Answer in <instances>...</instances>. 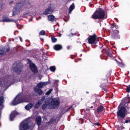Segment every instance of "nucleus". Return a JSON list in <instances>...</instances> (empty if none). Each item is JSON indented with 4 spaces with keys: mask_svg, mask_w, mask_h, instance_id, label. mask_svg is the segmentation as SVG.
Segmentation results:
<instances>
[{
    "mask_svg": "<svg viewBox=\"0 0 130 130\" xmlns=\"http://www.w3.org/2000/svg\"><path fill=\"white\" fill-rule=\"evenodd\" d=\"M50 70L52 72H54L56 70V68L55 66H52L50 67Z\"/></svg>",
    "mask_w": 130,
    "mask_h": 130,
    "instance_id": "bb28decb",
    "label": "nucleus"
},
{
    "mask_svg": "<svg viewBox=\"0 0 130 130\" xmlns=\"http://www.w3.org/2000/svg\"><path fill=\"white\" fill-rule=\"evenodd\" d=\"M55 19V17L53 15H50L48 17V19L50 21H53Z\"/></svg>",
    "mask_w": 130,
    "mask_h": 130,
    "instance_id": "4be33fe9",
    "label": "nucleus"
},
{
    "mask_svg": "<svg viewBox=\"0 0 130 130\" xmlns=\"http://www.w3.org/2000/svg\"><path fill=\"white\" fill-rule=\"evenodd\" d=\"M87 39L88 43L91 44H96L98 41L96 36L95 35L90 36Z\"/></svg>",
    "mask_w": 130,
    "mask_h": 130,
    "instance_id": "1a4fd4ad",
    "label": "nucleus"
},
{
    "mask_svg": "<svg viewBox=\"0 0 130 130\" xmlns=\"http://www.w3.org/2000/svg\"><path fill=\"white\" fill-rule=\"evenodd\" d=\"M53 90V89H50L45 94L46 95H48L50 94Z\"/></svg>",
    "mask_w": 130,
    "mask_h": 130,
    "instance_id": "cd10ccee",
    "label": "nucleus"
},
{
    "mask_svg": "<svg viewBox=\"0 0 130 130\" xmlns=\"http://www.w3.org/2000/svg\"><path fill=\"white\" fill-rule=\"evenodd\" d=\"M15 64H15V63H14V65H13V67H14V66H15Z\"/></svg>",
    "mask_w": 130,
    "mask_h": 130,
    "instance_id": "79ce46f5",
    "label": "nucleus"
},
{
    "mask_svg": "<svg viewBox=\"0 0 130 130\" xmlns=\"http://www.w3.org/2000/svg\"><path fill=\"white\" fill-rule=\"evenodd\" d=\"M31 4L27 1L24 0H21L17 3L13 10V15L19 13L22 8L29 9L32 7Z\"/></svg>",
    "mask_w": 130,
    "mask_h": 130,
    "instance_id": "f257e3e1",
    "label": "nucleus"
},
{
    "mask_svg": "<svg viewBox=\"0 0 130 130\" xmlns=\"http://www.w3.org/2000/svg\"><path fill=\"white\" fill-rule=\"evenodd\" d=\"M54 48L55 50L58 51L61 49L62 48V46L60 45L57 44L55 45L54 46Z\"/></svg>",
    "mask_w": 130,
    "mask_h": 130,
    "instance_id": "a211bd4d",
    "label": "nucleus"
},
{
    "mask_svg": "<svg viewBox=\"0 0 130 130\" xmlns=\"http://www.w3.org/2000/svg\"><path fill=\"white\" fill-rule=\"evenodd\" d=\"M93 126H94L95 125H97V126H99L100 125V124L99 122H97L96 123H93Z\"/></svg>",
    "mask_w": 130,
    "mask_h": 130,
    "instance_id": "2f4dec72",
    "label": "nucleus"
},
{
    "mask_svg": "<svg viewBox=\"0 0 130 130\" xmlns=\"http://www.w3.org/2000/svg\"><path fill=\"white\" fill-rule=\"evenodd\" d=\"M129 73V72H128V74Z\"/></svg>",
    "mask_w": 130,
    "mask_h": 130,
    "instance_id": "49530a36",
    "label": "nucleus"
},
{
    "mask_svg": "<svg viewBox=\"0 0 130 130\" xmlns=\"http://www.w3.org/2000/svg\"><path fill=\"white\" fill-rule=\"evenodd\" d=\"M75 5L74 3L71 5L69 7V13L70 14L74 8Z\"/></svg>",
    "mask_w": 130,
    "mask_h": 130,
    "instance_id": "6ab92c4d",
    "label": "nucleus"
},
{
    "mask_svg": "<svg viewBox=\"0 0 130 130\" xmlns=\"http://www.w3.org/2000/svg\"><path fill=\"white\" fill-rule=\"evenodd\" d=\"M75 34H73L72 35H75Z\"/></svg>",
    "mask_w": 130,
    "mask_h": 130,
    "instance_id": "ea45409f",
    "label": "nucleus"
},
{
    "mask_svg": "<svg viewBox=\"0 0 130 130\" xmlns=\"http://www.w3.org/2000/svg\"><path fill=\"white\" fill-rule=\"evenodd\" d=\"M9 50V48H2V47L0 48V55H2L5 54L7 52H8Z\"/></svg>",
    "mask_w": 130,
    "mask_h": 130,
    "instance_id": "dca6fc26",
    "label": "nucleus"
},
{
    "mask_svg": "<svg viewBox=\"0 0 130 130\" xmlns=\"http://www.w3.org/2000/svg\"><path fill=\"white\" fill-rule=\"evenodd\" d=\"M29 122L28 120H24L20 124V130H31V126L29 125Z\"/></svg>",
    "mask_w": 130,
    "mask_h": 130,
    "instance_id": "0eeeda50",
    "label": "nucleus"
},
{
    "mask_svg": "<svg viewBox=\"0 0 130 130\" xmlns=\"http://www.w3.org/2000/svg\"><path fill=\"white\" fill-rule=\"evenodd\" d=\"M86 110H88V109H86Z\"/></svg>",
    "mask_w": 130,
    "mask_h": 130,
    "instance_id": "a18cd8bd",
    "label": "nucleus"
},
{
    "mask_svg": "<svg viewBox=\"0 0 130 130\" xmlns=\"http://www.w3.org/2000/svg\"><path fill=\"white\" fill-rule=\"evenodd\" d=\"M105 13L104 10L101 8L97 9L92 16V17L95 19H102L103 18Z\"/></svg>",
    "mask_w": 130,
    "mask_h": 130,
    "instance_id": "39448f33",
    "label": "nucleus"
},
{
    "mask_svg": "<svg viewBox=\"0 0 130 130\" xmlns=\"http://www.w3.org/2000/svg\"><path fill=\"white\" fill-rule=\"evenodd\" d=\"M40 39L42 41H43V38H41Z\"/></svg>",
    "mask_w": 130,
    "mask_h": 130,
    "instance_id": "58836bf2",
    "label": "nucleus"
},
{
    "mask_svg": "<svg viewBox=\"0 0 130 130\" xmlns=\"http://www.w3.org/2000/svg\"><path fill=\"white\" fill-rule=\"evenodd\" d=\"M3 21L6 22H13L14 21V20L12 19H10L6 17L4 18Z\"/></svg>",
    "mask_w": 130,
    "mask_h": 130,
    "instance_id": "aec40b11",
    "label": "nucleus"
},
{
    "mask_svg": "<svg viewBox=\"0 0 130 130\" xmlns=\"http://www.w3.org/2000/svg\"><path fill=\"white\" fill-rule=\"evenodd\" d=\"M19 38H20V41L21 42H22V39L21 37H19Z\"/></svg>",
    "mask_w": 130,
    "mask_h": 130,
    "instance_id": "f704fd0d",
    "label": "nucleus"
},
{
    "mask_svg": "<svg viewBox=\"0 0 130 130\" xmlns=\"http://www.w3.org/2000/svg\"><path fill=\"white\" fill-rule=\"evenodd\" d=\"M13 2V1H11L9 2V3L10 4H11Z\"/></svg>",
    "mask_w": 130,
    "mask_h": 130,
    "instance_id": "4c0bfd02",
    "label": "nucleus"
},
{
    "mask_svg": "<svg viewBox=\"0 0 130 130\" xmlns=\"http://www.w3.org/2000/svg\"><path fill=\"white\" fill-rule=\"evenodd\" d=\"M103 107L102 106H101L98 107L97 109V111L98 112H100L103 110Z\"/></svg>",
    "mask_w": 130,
    "mask_h": 130,
    "instance_id": "b1692460",
    "label": "nucleus"
},
{
    "mask_svg": "<svg viewBox=\"0 0 130 130\" xmlns=\"http://www.w3.org/2000/svg\"><path fill=\"white\" fill-rule=\"evenodd\" d=\"M49 84V83L48 82H40L37 84V86L38 88L37 87H35L34 88L35 91L39 95H41L43 93V91L41 90L39 88H43V87L46 86Z\"/></svg>",
    "mask_w": 130,
    "mask_h": 130,
    "instance_id": "423d86ee",
    "label": "nucleus"
},
{
    "mask_svg": "<svg viewBox=\"0 0 130 130\" xmlns=\"http://www.w3.org/2000/svg\"><path fill=\"white\" fill-rule=\"evenodd\" d=\"M115 19H116L117 20V22H118V20L117 18H115Z\"/></svg>",
    "mask_w": 130,
    "mask_h": 130,
    "instance_id": "a19ab883",
    "label": "nucleus"
},
{
    "mask_svg": "<svg viewBox=\"0 0 130 130\" xmlns=\"http://www.w3.org/2000/svg\"><path fill=\"white\" fill-rule=\"evenodd\" d=\"M18 113L15 111H13L11 112L9 117L10 120L11 121H13L15 116Z\"/></svg>",
    "mask_w": 130,
    "mask_h": 130,
    "instance_id": "2eb2a0df",
    "label": "nucleus"
},
{
    "mask_svg": "<svg viewBox=\"0 0 130 130\" xmlns=\"http://www.w3.org/2000/svg\"><path fill=\"white\" fill-rule=\"evenodd\" d=\"M128 122H130V120H126L125 121V122L126 123H127Z\"/></svg>",
    "mask_w": 130,
    "mask_h": 130,
    "instance_id": "473e14b6",
    "label": "nucleus"
},
{
    "mask_svg": "<svg viewBox=\"0 0 130 130\" xmlns=\"http://www.w3.org/2000/svg\"><path fill=\"white\" fill-rule=\"evenodd\" d=\"M45 32L44 31L42 30L40 31V32L39 33V34L40 35H43L45 34Z\"/></svg>",
    "mask_w": 130,
    "mask_h": 130,
    "instance_id": "7c9ffc66",
    "label": "nucleus"
},
{
    "mask_svg": "<svg viewBox=\"0 0 130 130\" xmlns=\"http://www.w3.org/2000/svg\"><path fill=\"white\" fill-rule=\"evenodd\" d=\"M51 39L52 42L53 43L56 42L57 40V39L54 37L52 38Z\"/></svg>",
    "mask_w": 130,
    "mask_h": 130,
    "instance_id": "c756f323",
    "label": "nucleus"
},
{
    "mask_svg": "<svg viewBox=\"0 0 130 130\" xmlns=\"http://www.w3.org/2000/svg\"><path fill=\"white\" fill-rule=\"evenodd\" d=\"M117 113L118 117L123 118L125 117V108L122 107L120 108L119 109Z\"/></svg>",
    "mask_w": 130,
    "mask_h": 130,
    "instance_id": "6e6552de",
    "label": "nucleus"
},
{
    "mask_svg": "<svg viewBox=\"0 0 130 130\" xmlns=\"http://www.w3.org/2000/svg\"><path fill=\"white\" fill-rule=\"evenodd\" d=\"M111 27L112 29L111 30L112 32L113 36L114 37L116 36H117L119 33V32L116 29L117 28L116 26L115 27L113 26H112Z\"/></svg>",
    "mask_w": 130,
    "mask_h": 130,
    "instance_id": "9b49d317",
    "label": "nucleus"
},
{
    "mask_svg": "<svg viewBox=\"0 0 130 130\" xmlns=\"http://www.w3.org/2000/svg\"><path fill=\"white\" fill-rule=\"evenodd\" d=\"M129 100V101H128V103H129L130 102V98H129V96L128 95V97L127 98Z\"/></svg>",
    "mask_w": 130,
    "mask_h": 130,
    "instance_id": "e433bc0d",
    "label": "nucleus"
},
{
    "mask_svg": "<svg viewBox=\"0 0 130 130\" xmlns=\"http://www.w3.org/2000/svg\"><path fill=\"white\" fill-rule=\"evenodd\" d=\"M28 95H24L21 94H18L11 103V104L15 105L23 102H28L29 98Z\"/></svg>",
    "mask_w": 130,
    "mask_h": 130,
    "instance_id": "7ed1b4c3",
    "label": "nucleus"
},
{
    "mask_svg": "<svg viewBox=\"0 0 130 130\" xmlns=\"http://www.w3.org/2000/svg\"><path fill=\"white\" fill-rule=\"evenodd\" d=\"M91 107V108H92L93 107V106H91V107Z\"/></svg>",
    "mask_w": 130,
    "mask_h": 130,
    "instance_id": "c03bdc74",
    "label": "nucleus"
},
{
    "mask_svg": "<svg viewBox=\"0 0 130 130\" xmlns=\"http://www.w3.org/2000/svg\"><path fill=\"white\" fill-rule=\"evenodd\" d=\"M45 99V96L43 97L34 106L35 108H37L39 107L41 104L42 102Z\"/></svg>",
    "mask_w": 130,
    "mask_h": 130,
    "instance_id": "4468645a",
    "label": "nucleus"
},
{
    "mask_svg": "<svg viewBox=\"0 0 130 130\" xmlns=\"http://www.w3.org/2000/svg\"><path fill=\"white\" fill-rule=\"evenodd\" d=\"M116 61L117 62L118 64V65L119 66L121 67H122L124 66V64L120 62H119L118 61V60H116Z\"/></svg>",
    "mask_w": 130,
    "mask_h": 130,
    "instance_id": "393cba45",
    "label": "nucleus"
},
{
    "mask_svg": "<svg viewBox=\"0 0 130 130\" xmlns=\"http://www.w3.org/2000/svg\"><path fill=\"white\" fill-rule=\"evenodd\" d=\"M29 66L30 69L34 73H35L37 72V67L34 64L31 63L30 64Z\"/></svg>",
    "mask_w": 130,
    "mask_h": 130,
    "instance_id": "ddd939ff",
    "label": "nucleus"
},
{
    "mask_svg": "<svg viewBox=\"0 0 130 130\" xmlns=\"http://www.w3.org/2000/svg\"><path fill=\"white\" fill-rule=\"evenodd\" d=\"M55 9V7L54 5H50V6L45 10L43 13L46 15L51 14L54 11Z\"/></svg>",
    "mask_w": 130,
    "mask_h": 130,
    "instance_id": "9d476101",
    "label": "nucleus"
},
{
    "mask_svg": "<svg viewBox=\"0 0 130 130\" xmlns=\"http://www.w3.org/2000/svg\"><path fill=\"white\" fill-rule=\"evenodd\" d=\"M78 59H79L80 60H81V59L80 58H78Z\"/></svg>",
    "mask_w": 130,
    "mask_h": 130,
    "instance_id": "37998d69",
    "label": "nucleus"
},
{
    "mask_svg": "<svg viewBox=\"0 0 130 130\" xmlns=\"http://www.w3.org/2000/svg\"><path fill=\"white\" fill-rule=\"evenodd\" d=\"M67 48L68 50H69L70 48V47L69 46H67Z\"/></svg>",
    "mask_w": 130,
    "mask_h": 130,
    "instance_id": "72a5a7b5",
    "label": "nucleus"
},
{
    "mask_svg": "<svg viewBox=\"0 0 130 130\" xmlns=\"http://www.w3.org/2000/svg\"><path fill=\"white\" fill-rule=\"evenodd\" d=\"M11 83L9 79L4 77L0 78V92H4L10 86Z\"/></svg>",
    "mask_w": 130,
    "mask_h": 130,
    "instance_id": "20e7f679",
    "label": "nucleus"
},
{
    "mask_svg": "<svg viewBox=\"0 0 130 130\" xmlns=\"http://www.w3.org/2000/svg\"><path fill=\"white\" fill-rule=\"evenodd\" d=\"M21 65L20 64H18L17 66L13 69L18 74H20L21 71L22 69L21 67Z\"/></svg>",
    "mask_w": 130,
    "mask_h": 130,
    "instance_id": "f8f14e48",
    "label": "nucleus"
},
{
    "mask_svg": "<svg viewBox=\"0 0 130 130\" xmlns=\"http://www.w3.org/2000/svg\"><path fill=\"white\" fill-rule=\"evenodd\" d=\"M36 122L38 126L41 125V118L40 117H37L36 118Z\"/></svg>",
    "mask_w": 130,
    "mask_h": 130,
    "instance_id": "f3484780",
    "label": "nucleus"
},
{
    "mask_svg": "<svg viewBox=\"0 0 130 130\" xmlns=\"http://www.w3.org/2000/svg\"><path fill=\"white\" fill-rule=\"evenodd\" d=\"M33 14V12L31 11H28L24 14V15L31 16Z\"/></svg>",
    "mask_w": 130,
    "mask_h": 130,
    "instance_id": "5701e85b",
    "label": "nucleus"
},
{
    "mask_svg": "<svg viewBox=\"0 0 130 130\" xmlns=\"http://www.w3.org/2000/svg\"><path fill=\"white\" fill-rule=\"evenodd\" d=\"M45 102V104L42 106L43 109H44L46 107L51 109L55 108L58 107L60 104L58 99L56 98H47Z\"/></svg>",
    "mask_w": 130,
    "mask_h": 130,
    "instance_id": "f03ea898",
    "label": "nucleus"
},
{
    "mask_svg": "<svg viewBox=\"0 0 130 130\" xmlns=\"http://www.w3.org/2000/svg\"><path fill=\"white\" fill-rule=\"evenodd\" d=\"M59 82V81L58 80H56L55 81V83H58Z\"/></svg>",
    "mask_w": 130,
    "mask_h": 130,
    "instance_id": "c9c22d12",
    "label": "nucleus"
},
{
    "mask_svg": "<svg viewBox=\"0 0 130 130\" xmlns=\"http://www.w3.org/2000/svg\"><path fill=\"white\" fill-rule=\"evenodd\" d=\"M4 101V99L3 97L2 96L0 97V105L2 104Z\"/></svg>",
    "mask_w": 130,
    "mask_h": 130,
    "instance_id": "a878e982",
    "label": "nucleus"
},
{
    "mask_svg": "<svg viewBox=\"0 0 130 130\" xmlns=\"http://www.w3.org/2000/svg\"><path fill=\"white\" fill-rule=\"evenodd\" d=\"M126 90L127 92L128 93H129L130 92V85L127 86Z\"/></svg>",
    "mask_w": 130,
    "mask_h": 130,
    "instance_id": "c85d7f7f",
    "label": "nucleus"
},
{
    "mask_svg": "<svg viewBox=\"0 0 130 130\" xmlns=\"http://www.w3.org/2000/svg\"><path fill=\"white\" fill-rule=\"evenodd\" d=\"M87 92V93H88V92Z\"/></svg>",
    "mask_w": 130,
    "mask_h": 130,
    "instance_id": "de8ad7c7",
    "label": "nucleus"
},
{
    "mask_svg": "<svg viewBox=\"0 0 130 130\" xmlns=\"http://www.w3.org/2000/svg\"><path fill=\"white\" fill-rule=\"evenodd\" d=\"M33 106V105L32 104H29L26 105L25 107V108L26 110H29Z\"/></svg>",
    "mask_w": 130,
    "mask_h": 130,
    "instance_id": "412c9836",
    "label": "nucleus"
}]
</instances>
